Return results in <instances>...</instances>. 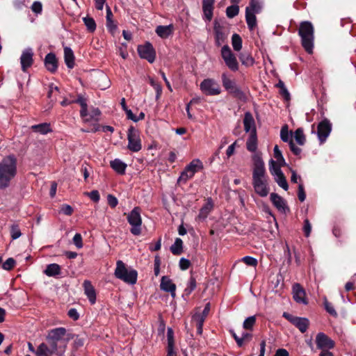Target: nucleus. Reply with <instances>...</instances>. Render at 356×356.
Masks as SVG:
<instances>
[{
	"label": "nucleus",
	"mask_w": 356,
	"mask_h": 356,
	"mask_svg": "<svg viewBox=\"0 0 356 356\" xmlns=\"http://www.w3.org/2000/svg\"><path fill=\"white\" fill-rule=\"evenodd\" d=\"M66 329L63 327L54 328L48 331L46 340L47 346L51 348V353L57 356H64L66 350Z\"/></svg>",
	"instance_id": "f257e3e1"
},
{
	"label": "nucleus",
	"mask_w": 356,
	"mask_h": 356,
	"mask_svg": "<svg viewBox=\"0 0 356 356\" xmlns=\"http://www.w3.org/2000/svg\"><path fill=\"white\" fill-rule=\"evenodd\" d=\"M16 175V159L13 156L4 158L0 163V189L9 186Z\"/></svg>",
	"instance_id": "f03ea898"
},
{
	"label": "nucleus",
	"mask_w": 356,
	"mask_h": 356,
	"mask_svg": "<svg viewBox=\"0 0 356 356\" xmlns=\"http://www.w3.org/2000/svg\"><path fill=\"white\" fill-rule=\"evenodd\" d=\"M298 35L301 38V44L308 54H312L314 40V28L312 22L303 21L300 22Z\"/></svg>",
	"instance_id": "7ed1b4c3"
},
{
	"label": "nucleus",
	"mask_w": 356,
	"mask_h": 356,
	"mask_svg": "<svg viewBox=\"0 0 356 356\" xmlns=\"http://www.w3.org/2000/svg\"><path fill=\"white\" fill-rule=\"evenodd\" d=\"M116 278L129 284H134L137 282L138 272L131 268H127L126 264L121 260L116 262L114 272Z\"/></svg>",
	"instance_id": "20e7f679"
},
{
	"label": "nucleus",
	"mask_w": 356,
	"mask_h": 356,
	"mask_svg": "<svg viewBox=\"0 0 356 356\" xmlns=\"http://www.w3.org/2000/svg\"><path fill=\"white\" fill-rule=\"evenodd\" d=\"M222 86L225 90L233 97L242 102H245L246 95L241 88L236 84L234 79L229 78L226 73L221 75Z\"/></svg>",
	"instance_id": "39448f33"
},
{
	"label": "nucleus",
	"mask_w": 356,
	"mask_h": 356,
	"mask_svg": "<svg viewBox=\"0 0 356 356\" xmlns=\"http://www.w3.org/2000/svg\"><path fill=\"white\" fill-rule=\"evenodd\" d=\"M140 211V207H136L127 214V221L131 225L130 232L134 236H139L141 234L142 218Z\"/></svg>",
	"instance_id": "423d86ee"
},
{
	"label": "nucleus",
	"mask_w": 356,
	"mask_h": 356,
	"mask_svg": "<svg viewBox=\"0 0 356 356\" xmlns=\"http://www.w3.org/2000/svg\"><path fill=\"white\" fill-rule=\"evenodd\" d=\"M127 148L133 152H138L142 149V143L140 131L134 126H130L127 131Z\"/></svg>",
	"instance_id": "0eeeda50"
},
{
	"label": "nucleus",
	"mask_w": 356,
	"mask_h": 356,
	"mask_svg": "<svg viewBox=\"0 0 356 356\" xmlns=\"http://www.w3.org/2000/svg\"><path fill=\"white\" fill-rule=\"evenodd\" d=\"M253 162L252 180L268 179L264 162L259 153H255L252 156Z\"/></svg>",
	"instance_id": "6e6552de"
},
{
	"label": "nucleus",
	"mask_w": 356,
	"mask_h": 356,
	"mask_svg": "<svg viewBox=\"0 0 356 356\" xmlns=\"http://www.w3.org/2000/svg\"><path fill=\"white\" fill-rule=\"evenodd\" d=\"M221 56L225 65L230 71L236 72L239 69V63L235 54L232 52L228 45H224L221 49Z\"/></svg>",
	"instance_id": "1a4fd4ad"
},
{
	"label": "nucleus",
	"mask_w": 356,
	"mask_h": 356,
	"mask_svg": "<svg viewBox=\"0 0 356 356\" xmlns=\"http://www.w3.org/2000/svg\"><path fill=\"white\" fill-rule=\"evenodd\" d=\"M201 91L206 95L214 96L220 94L221 89L219 83L213 79H205L200 85Z\"/></svg>",
	"instance_id": "9d476101"
},
{
	"label": "nucleus",
	"mask_w": 356,
	"mask_h": 356,
	"mask_svg": "<svg viewBox=\"0 0 356 356\" xmlns=\"http://www.w3.org/2000/svg\"><path fill=\"white\" fill-rule=\"evenodd\" d=\"M137 51L142 59H145L150 63L154 62L156 55V50L149 42L138 45Z\"/></svg>",
	"instance_id": "9b49d317"
},
{
	"label": "nucleus",
	"mask_w": 356,
	"mask_h": 356,
	"mask_svg": "<svg viewBox=\"0 0 356 356\" xmlns=\"http://www.w3.org/2000/svg\"><path fill=\"white\" fill-rule=\"evenodd\" d=\"M282 316L296 326L302 333H305L308 329L309 321L307 318L294 316L287 312H284Z\"/></svg>",
	"instance_id": "f8f14e48"
},
{
	"label": "nucleus",
	"mask_w": 356,
	"mask_h": 356,
	"mask_svg": "<svg viewBox=\"0 0 356 356\" xmlns=\"http://www.w3.org/2000/svg\"><path fill=\"white\" fill-rule=\"evenodd\" d=\"M332 131V124L330 120L325 118L319 122L317 127V135L321 143H323Z\"/></svg>",
	"instance_id": "ddd939ff"
},
{
	"label": "nucleus",
	"mask_w": 356,
	"mask_h": 356,
	"mask_svg": "<svg viewBox=\"0 0 356 356\" xmlns=\"http://www.w3.org/2000/svg\"><path fill=\"white\" fill-rule=\"evenodd\" d=\"M316 343L317 348L323 350L325 349H332L335 346V342L323 332H319L316 337Z\"/></svg>",
	"instance_id": "4468645a"
},
{
	"label": "nucleus",
	"mask_w": 356,
	"mask_h": 356,
	"mask_svg": "<svg viewBox=\"0 0 356 356\" xmlns=\"http://www.w3.org/2000/svg\"><path fill=\"white\" fill-rule=\"evenodd\" d=\"M252 185L256 193L261 197H266L269 193L268 179L252 180Z\"/></svg>",
	"instance_id": "2eb2a0df"
},
{
	"label": "nucleus",
	"mask_w": 356,
	"mask_h": 356,
	"mask_svg": "<svg viewBox=\"0 0 356 356\" xmlns=\"http://www.w3.org/2000/svg\"><path fill=\"white\" fill-rule=\"evenodd\" d=\"M46 69L51 73H55L58 67V61L56 54L53 52L47 54L44 60Z\"/></svg>",
	"instance_id": "dca6fc26"
},
{
	"label": "nucleus",
	"mask_w": 356,
	"mask_h": 356,
	"mask_svg": "<svg viewBox=\"0 0 356 356\" xmlns=\"http://www.w3.org/2000/svg\"><path fill=\"white\" fill-rule=\"evenodd\" d=\"M270 201L279 211L284 213L289 211L290 209L286 205V201L278 194L272 193L270 194Z\"/></svg>",
	"instance_id": "f3484780"
},
{
	"label": "nucleus",
	"mask_w": 356,
	"mask_h": 356,
	"mask_svg": "<svg viewBox=\"0 0 356 356\" xmlns=\"http://www.w3.org/2000/svg\"><path fill=\"white\" fill-rule=\"evenodd\" d=\"M160 288L161 290L170 293L172 298L176 296V285L168 276H163L161 280Z\"/></svg>",
	"instance_id": "a211bd4d"
},
{
	"label": "nucleus",
	"mask_w": 356,
	"mask_h": 356,
	"mask_svg": "<svg viewBox=\"0 0 356 356\" xmlns=\"http://www.w3.org/2000/svg\"><path fill=\"white\" fill-rule=\"evenodd\" d=\"M213 31L215 34L216 44L220 47L225 42L227 35L222 31V26L216 21L214 22Z\"/></svg>",
	"instance_id": "6ab92c4d"
},
{
	"label": "nucleus",
	"mask_w": 356,
	"mask_h": 356,
	"mask_svg": "<svg viewBox=\"0 0 356 356\" xmlns=\"http://www.w3.org/2000/svg\"><path fill=\"white\" fill-rule=\"evenodd\" d=\"M215 0H202V11L207 21L210 22L213 18Z\"/></svg>",
	"instance_id": "aec40b11"
},
{
	"label": "nucleus",
	"mask_w": 356,
	"mask_h": 356,
	"mask_svg": "<svg viewBox=\"0 0 356 356\" xmlns=\"http://www.w3.org/2000/svg\"><path fill=\"white\" fill-rule=\"evenodd\" d=\"M84 293L88 298L91 305L96 302V291L89 280H85L83 283Z\"/></svg>",
	"instance_id": "412c9836"
},
{
	"label": "nucleus",
	"mask_w": 356,
	"mask_h": 356,
	"mask_svg": "<svg viewBox=\"0 0 356 356\" xmlns=\"http://www.w3.org/2000/svg\"><path fill=\"white\" fill-rule=\"evenodd\" d=\"M167 340V356H177V352L175 350L174 331L172 327H168Z\"/></svg>",
	"instance_id": "4be33fe9"
},
{
	"label": "nucleus",
	"mask_w": 356,
	"mask_h": 356,
	"mask_svg": "<svg viewBox=\"0 0 356 356\" xmlns=\"http://www.w3.org/2000/svg\"><path fill=\"white\" fill-rule=\"evenodd\" d=\"M293 298L298 303L307 304L305 299V291L300 284H295L293 286Z\"/></svg>",
	"instance_id": "5701e85b"
},
{
	"label": "nucleus",
	"mask_w": 356,
	"mask_h": 356,
	"mask_svg": "<svg viewBox=\"0 0 356 356\" xmlns=\"http://www.w3.org/2000/svg\"><path fill=\"white\" fill-rule=\"evenodd\" d=\"M155 32L160 38L165 39L173 33L174 26L172 24L167 26L159 25L156 28Z\"/></svg>",
	"instance_id": "b1692460"
},
{
	"label": "nucleus",
	"mask_w": 356,
	"mask_h": 356,
	"mask_svg": "<svg viewBox=\"0 0 356 356\" xmlns=\"http://www.w3.org/2000/svg\"><path fill=\"white\" fill-rule=\"evenodd\" d=\"M54 92H59V88L57 86L54 85V83H51L49 85V90L47 92V98L49 101L47 104V110L52 108L54 102L56 101V97L54 95Z\"/></svg>",
	"instance_id": "393cba45"
},
{
	"label": "nucleus",
	"mask_w": 356,
	"mask_h": 356,
	"mask_svg": "<svg viewBox=\"0 0 356 356\" xmlns=\"http://www.w3.org/2000/svg\"><path fill=\"white\" fill-rule=\"evenodd\" d=\"M247 149L251 152H256L257 149V137L256 128H254L250 132L249 138L246 142Z\"/></svg>",
	"instance_id": "a878e982"
},
{
	"label": "nucleus",
	"mask_w": 356,
	"mask_h": 356,
	"mask_svg": "<svg viewBox=\"0 0 356 356\" xmlns=\"http://www.w3.org/2000/svg\"><path fill=\"white\" fill-rule=\"evenodd\" d=\"M74 55L70 47L64 48V59L67 67L72 69L74 67Z\"/></svg>",
	"instance_id": "bb28decb"
},
{
	"label": "nucleus",
	"mask_w": 356,
	"mask_h": 356,
	"mask_svg": "<svg viewBox=\"0 0 356 356\" xmlns=\"http://www.w3.org/2000/svg\"><path fill=\"white\" fill-rule=\"evenodd\" d=\"M244 130L245 132H249L254 129L255 127V122L253 116L250 112H246L243 118Z\"/></svg>",
	"instance_id": "cd10ccee"
},
{
	"label": "nucleus",
	"mask_w": 356,
	"mask_h": 356,
	"mask_svg": "<svg viewBox=\"0 0 356 356\" xmlns=\"http://www.w3.org/2000/svg\"><path fill=\"white\" fill-rule=\"evenodd\" d=\"M44 273L48 277H56L61 274V268L57 264H50L47 266Z\"/></svg>",
	"instance_id": "c85d7f7f"
},
{
	"label": "nucleus",
	"mask_w": 356,
	"mask_h": 356,
	"mask_svg": "<svg viewBox=\"0 0 356 356\" xmlns=\"http://www.w3.org/2000/svg\"><path fill=\"white\" fill-rule=\"evenodd\" d=\"M111 167L118 174L124 175L127 168V164L118 159H115L110 162Z\"/></svg>",
	"instance_id": "c756f323"
},
{
	"label": "nucleus",
	"mask_w": 356,
	"mask_h": 356,
	"mask_svg": "<svg viewBox=\"0 0 356 356\" xmlns=\"http://www.w3.org/2000/svg\"><path fill=\"white\" fill-rule=\"evenodd\" d=\"M213 209V203L211 199H209L207 202L200 209L197 218L204 220L207 218L209 213Z\"/></svg>",
	"instance_id": "7c9ffc66"
},
{
	"label": "nucleus",
	"mask_w": 356,
	"mask_h": 356,
	"mask_svg": "<svg viewBox=\"0 0 356 356\" xmlns=\"http://www.w3.org/2000/svg\"><path fill=\"white\" fill-rule=\"evenodd\" d=\"M256 13L254 12H250L248 9H245V20L248 29L250 31H253L257 26V17Z\"/></svg>",
	"instance_id": "2f4dec72"
},
{
	"label": "nucleus",
	"mask_w": 356,
	"mask_h": 356,
	"mask_svg": "<svg viewBox=\"0 0 356 356\" xmlns=\"http://www.w3.org/2000/svg\"><path fill=\"white\" fill-rule=\"evenodd\" d=\"M31 129L41 134H47L52 131L50 124L47 122L33 125L31 127Z\"/></svg>",
	"instance_id": "473e14b6"
},
{
	"label": "nucleus",
	"mask_w": 356,
	"mask_h": 356,
	"mask_svg": "<svg viewBox=\"0 0 356 356\" xmlns=\"http://www.w3.org/2000/svg\"><path fill=\"white\" fill-rule=\"evenodd\" d=\"M238 58L242 65L247 67L252 66L255 62L254 58L248 52L241 53Z\"/></svg>",
	"instance_id": "72a5a7b5"
},
{
	"label": "nucleus",
	"mask_w": 356,
	"mask_h": 356,
	"mask_svg": "<svg viewBox=\"0 0 356 356\" xmlns=\"http://www.w3.org/2000/svg\"><path fill=\"white\" fill-rule=\"evenodd\" d=\"M197 286V282L195 277H193L191 273V276L190 277L187 286L184 291L183 296H189L191 293L195 289Z\"/></svg>",
	"instance_id": "f704fd0d"
},
{
	"label": "nucleus",
	"mask_w": 356,
	"mask_h": 356,
	"mask_svg": "<svg viewBox=\"0 0 356 356\" xmlns=\"http://www.w3.org/2000/svg\"><path fill=\"white\" fill-rule=\"evenodd\" d=\"M33 52L32 49H27L24 51V72L26 68L31 67L33 63Z\"/></svg>",
	"instance_id": "c9c22d12"
},
{
	"label": "nucleus",
	"mask_w": 356,
	"mask_h": 356,
	"mask_svg": "<svg viewBox=\"0 0 356 356\" xmlns=\"http://www.w3.org/2000/svg\"><path fill=\"white\" fill-rule=\"evenodd\" d=\"M170 250L174 255H180L183 252V241L180 238H177Z\"/></svg>",
	"instance_id": "e433bc0d"
},
{
	"label": "nucleus",
	"mask_w": 356,
	"mask_h": 356,
	"mask_svg": "<svg viewBox=\"0 0 356 356\" xmlns=\"http://www.w3.org/2000/svg\"><path fill=\"white\" fill-rule=\"evenodd\" d=\"M188 170L195 174L199 170L203 168L202 163L199 159H193L188 165L186 166Z\"/></svg>",
	"instance_id": "4c0bfd02"
},
{
	"label": "nucleus",
	"mask_w": 356,
	"mask_h": 356,
	"mask_svg": "<svg viewBox=\"0 0 356 356\" xmlns=\"http://www.w3.org/2000/svg\"><path fill=\"white\" fill-rule=\"evenodd\" d=\"M83 21L88 32L93 33L96 30V22L92 17L87 15L83 18Z\"/></svg>",
	"instance_id": "58836bf2"
},
{
	"label": "nucleus",
	"mask_w": 356,
	"mask_h": 356,
	"mask_svg": "<svg viewBox=\"0 0 356 356\" xmlns=\"http://www.w3.org/2000/svg\"><path fill=\"white\" fill-rule=\"evenodd\" d=\"M245 9H248L250 12L258 14L261 11V3L259 0H250L249 6Z\"/></svg>",
	"instance_id": "ea45409f"
},
{
	"label": "nucleus",
	"mask_w": 356,
	"mask_h": 356,
	"mask_svg": "<svg viewBox=\"0 0 356 356\" xmlns=\"http://www.w3.org/2000/svg\"><path fill=\"white\" fill-rule=\"evenodd\" d=\"M294 139L299 145H304L305 144L306 137L302 128H298L295 131Z\"/></svg>",
	"instance_id": "a19ab883"
},
{
	"label": "nucleus",
	"mask_w": 356,
	"mask_h": 356,
	"mask_svg": "<svg viewBox=\"0 0 356 356\" xmlns=\"http://www.w3.org/2000/svg\"><path fill=\"white\" fill-rule=\"evenodd\" d=\"M52 354L51 353V348L44 343H41L37 349V356H51Z\"/></svg>",
	"instance_id": "79ce46f5"
},
{
	"label": "nucleus",
	"mask_w": 356,
	"mask_h": 356,
	"mask_svg": "<svg viewBox=\"0 0 356 356\" xmlns=\"http://www.w3.org/2000/svg\"><path fill=\"white\" fill-rule=\"evenodd\" d=\"M242 43H243L242 39L238 34L234 33L232 35V44L233 48L235 51H238L241 49Z\"/></svg>",
	"instance_id": "37998d69"
},
{
	"label": "nucleus",
	"mask_w": 356,
	"mask_h": 356,
	"mask_svg": "<svg viewBox=\"0 0 356 356\" xmlns=\"http://www.w3.org/2000/svg\"><path fill=\"white\" fill-rule=\"evenodd\" d=\"M194 175L195 174L188 170V168H185L178 179V183L185 184L188 179H192Z\"/></svg>",
	"instance_id": "c03bdc74"
},
{
	"label": "nucleus",
	"mask_w": 356,
	"mask_h": 356,
	"mask_svg": "<svg viewBox=\"0 0 356 356\" xmlns=\"http://www.w3.org/2000/svg\"><path fill=\"white\" fill-rule=\"evenodd\" d=\"M113 13L111 10L110 8H107L106 10V26L108 29L111 31H113L117 29V26L114 24L113 21L112 20Z\"/></svg>",
	"instance_id": "a18cd8bd"
},
{
	"label": "nucleus",
	"mask_w": 356,
	"mask_h": 356,
	"mask_svg": "<svg viewBox=\"0 0 356 356\" xmlns=\"http://www.w3.org/2000/svg\"><path fill=\"white\" fill-rule=\"evenodd\" d=\"M239 13V6L238 4H233L226 8V15L228 18H234Z\"/></svg>",
	"instance_id": "49530a36"
},
{
	"label": "nucleus",
	"mask_w": 356,
	"mask_h": 356,
	"mask_svg": "<svg viewBox=\"0 0 356 356\" xmlns=\"http://www.w3.org/2000/svg\"><path fill=\"white\" fill-rule=\"evenodd\" d=\"M276 86L280 88V93L283 97L285 100L290 99V94L285 87L284 83L280 80L279 82L276 84Z\"/></svg>",
	"instance_id": "de8ad7c7"
},
{
	"label": "nucleus",
	"mask_w": 356,
	"mask_h": 356,
	"mask_svg": "<svg viewBox=\"0 0 356 356\" xmlns=\"http://www.w3.org/2000/svg\"><path fill=\"white\" fill-rule=\"evenodd\" d=\"M274 157L277 159V161L280 166L286 165L285 160L282 156V152L279 149L277 145H275L274 147Z\"/></svg>",
	"instance_id": "09e8293b"
},
{
	"label": "nucleus",
	"mask_w": 356,
	"mask_h": 356,
	"mask_svg": "<svg viewBox=\"0 0 356 356\" xmlns=\"http://www.w3.org/2000/svg\"><path fill=\"white\" fill-rule=\"evenodd\" d=\"M256 323L255 316L248 317L243 322V327L247 330H252L254 325Z\"/></svg>",
	"instance_id": "8fccbe9b"
},
{
	"label": "nucleus",
	"mask_w": 356,
	"mask_h": 356,
	"mask_svg": "<svg viewBox=\"0 0 356 356\" xmlns=\"http://www.w3.org/2000/svg\"><path fill=\"white\" fill-rule=\"evenodd\" d=\"M281 167L282 166H280V164H277L276 162L273 159L270 160V171L272 175H274L277 177L283 174L280 169Z\"/></svg>",
	"instance_id": "3c124183"
},
{
	"label": "nucleus",
	"mask_w": 356,
	"mask_h": 356,
	"mask_svg": "<svg viewBox=\"0 0 356 356\" xmlns=\"http://www.w3.org/2000/svg\"><path fill=\"white\" fill-rule=\"evenodd\" d=\"M275 181L277 183V184L282 187L284 190L287 191L289 188V185L286 181V179L283 174L280 175L279 176H277L275 178Z\"/></svg>",
	"instance_id": "603ef678"
},
{
	"label": "nucleus",
	"mask_w": 356,
	"mask_h": 356,
	"mask_svg": "<svg viewBox=\"0 0 356 356\" xmlns=\"http://www.w3.org/2000/svg\"><path fill=\"white\" fill-rule=\"evenodd\" d=\"M280 138L282 141L285 143H289L290 140H293L292 138H290V134L288 130V126L285 124L283 126L280 131Z\"/></svg>",
	"instance_id": "864d4df0"
},
{
	"label": "nucleus",
	"mask_w": 356,
	"mask_h": 356,
	"mask_svg": "<svg viewBox=\"0 0 356 356\" xmlns=\"http://www.w3.org/2000/svg\"><path fill=\"white\" fill-rule=\"evenodd\" d=\"M193 319L196 321L197 333L202 334L203 332L204 316H193Z\"/></svg>",
	"instance_id": "5fc2aeb1"
},
{
	"label": "nucleus",
	"mask_w": 356,
	"mask_h": 356,
	"mask_svg": "<svg viewBox=\"0 0 356 356\" xmlns=\"http://www.w3.org/2000/svg\"><path fill=\"white\" fill-rule=\"evenodd\" d=\"M324 306L326 312L329 313L331 316L334 317H337L338 316L337 312L334 309L333 305L328 302L327 299L324 301Z\"/></svg>",
	"instance_id": "6e6d98bb"
},
{
	"label": "nucleus",
	"mask_w": 356,
	"mask_h": 356,
	"mask_svg": "<svg viewBox=\"0 0 356 356\" xmlns=\"http://www.w3.org/2000/svg\"><path fill=\"white\" fill-rule=\"evenodd\" d=\"M31 8L36 15H40L42 12V4L40 1H34Z\"/></svg>",
	"instance_id": "4d7b16f0"
},
{
	"label": "nucleus",
	"mask_w": 356,
	"mask_h": 356,
	"mask_svg": "<svg viewBox=\"0 0 356 356\" xmlns=\"http://www.w3.org/2000/svg\"><path fill=\"white\" fill-rule=\"evenodd\" d=\"M85 195L88 196L94 202H98L99 201L100 195L99 191L97 190H93L90 192H86L85 193Z\"/></svg>",
	"instance_id": "13d9d810"
},
{
	"label": "nucleus",
	"mask_w": 356,
	"mask_h": 356,
	"mask_svg": "<svg viewBox=\"0 0 356 356\" xmlns=\"http://www.w3.org/2000/svg\"><path fill=\"white\" fill-rule=\"evenodd\" d=\"M242 261L248 266L254 267L257 265L258 261L257 259L250 257V256H245L242 259Z\"/></svg>",
	"instance_id": "bf43d9fd"
},
{
	"label": "nucleus",
	"mask_w": 356,
	"mask_h": 356,
	"mask_svg": "<svg viewBox=\"0 0 356 356\" xmlns=\"http://www.w3.org/2000/svg\"><path fill=\"white\" fill-rule=\"evenodd\" d=\"M15 264V261L13 258H8L2 264V268L4 270H11Z\"/></svg>",
	"instance_id": "052dcab7"
},
{
	"label": "nucleus",
	"mask_w": 356,
	"mask_h": 356,
	"mask_svg": "<svg viewBox=\"0 0 356 356\" xmlns=\"http://www.w3.org/2000/svg\"><path fill=\"white\" fill-rule=\"evenodd\" d=\"M289 147L291 151L293 152L294 155L299 156L301 154L302 149L296 146V145L293 142V140H290Z\"/></svg>",
	"instance_id": "680f3d73"
},
{
	"label": "nucleus",
	"mask_w": 356,
	"mask_h": 356,
	"mask_svg": "<svg viewBox=\"0 0 356 356\" xmlns=\"http://www.w3.org/2000/svg\"><path fill=\"white\" fill-rule=\"evenodd\" d=\"M191 263L188 259L184 257L180 259L179 266L181 270H186L191 266Z\"/></svg>",
	"instance_id": "e2e57ef3"
},
{
	"label": "nucleus",
	"mask_w": 356,
	"mask_h": 356,
	"mask_svg": "<svg viewBox=\"0 0 356 356\" xmlns=\"http://www.w3.org/2000/svg\"><path fill=\"white\" fill-rule=\"evenodd\" d=\"M73 243L78 248L83 247L82 236L81 234L76 233L73 237Z\"/></svg>",
	"instance_id": "0e129e2a"
},
{
	"label": "nucleus",
	"mask_w": 356,
	"mask_h": 356,
	"mask_svg": "<svg viewBox=\"0 0 356 356\" xmlns=\"http://www.w3.org/2000/svg\"><path fill=\"white\" fill-rule=\"evenodd\" d=\"M298 197L300 202H304L305 200L306 193L305 191L304 186L302 184H299L298 186Z\"/></svg>",
	"instance_id": "69168bd1"
},
{
	"label": "nucleus",
	"mask_w": 356,
	"mask_h": 356,
	"mask_svg": "<svg viewBox=\"0 0 356 356\" xmlns=\"http://www.w3.org/2000/svg\"><path fill=\"white\" fill-rule=\"evenodd\" d=\"M303 231L306 237H308L310 235L312 231V225L308 219H305L304 220Z\"/></svg>",
	"instance_id": "338daca9"
},
{
	"label": "nucleus",
	"mask_w": 356,
	"mask_h": 356,
	"mask_svg": "<svg viewBox=\"0 0 356 356\" xmlns=\"http://www.w3.org/2000/svg\"><path fill=\"white\" fill-rule=\"evenodd\" d=\"M107 200H108V205L111 208H115L118 204V199L114 195H111V194L108 195Z\"/></svg>",
	"instance_id": "774afa93"
}]
</instances>
